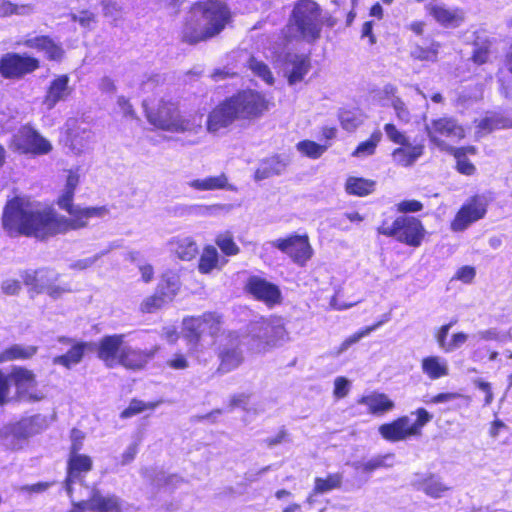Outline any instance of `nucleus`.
I'll list each match as a JSON object with an SVG mask.
<instances>
[{"instance_id":"4c0bfd02","label":"nucleus","mask_w":512,"mask_h":512,"mask_svg":"<svg viewBox=\"0 0 512 512\" xmlns=\"http://www.w3.org/2000/svg\"><path fill=\"white\" fill-rule=\"evenodd\" d=\"M170 244L175 256L182 261H191L199 253L197 243L190 237L174 239Z\"/></svg>"},{"instance_id":"f3484780","label":"nucleus","mask_w":512,"mask_h":512,"mask_svg":"<svg viewBox=\"0 0 512 512\" xmlns=\"http://www.w3.org/2000/svg\"><path fill=\"white\" fill-rule=\"evenodd\" d=\"M236 120H240V117L234 96L231 95L212 108L207 116L206 127L209 132L215 133L229 127Z\"/></svg>"},{"instance_id":"4d7b16f0","label":"nucleus","mask_w":512,"mask_h":512,"mask_svg":"<svg viewBox=\"0 0 512 512\" xmlns=\"http://www.w3.org/2000/svg\"><path fill=\"white\" fill-rule=\"evenodd\" d=\"M476 388H478L483 393L482 405L488 406L493 402L494 396L492 391V386L489 382L483 379H475L473 381Z\"/></svg>"},{"instance_id":"864d4df0","label":"nucleus","mask_w":512,"mask_h":512,"mask_svg":"<svg viewBox=\"0 0 512 512\" xmlns=\"http://www.w3.org/2000/svg\"><path fill=\"white\" fill-rule=\"evenodd\" d=\"M383 129L387 138L394 144L405 145L409 141L405 133L400 131L392 122L386 123Z\"/></svg>"},{"instance_id":"ddd939ff","label":"nucleus","mask_w":512,"mask_h":512,"mask_svg":"<svg viewBox=\"0 0 512 512\" xmlns=\"http://www.w3.org/2000/svg\"><path fill=\"white\" fill-rule=\"evenodd\" d=\"M10 384L15 387V399L19 402L35 403L44 399L43 393L37 389V376L33 370L25 366H14L10 373Z\"/></svg>"},{"instance_id":"bb28decb","label":"nucleus","mask_w":512,"mask_h":512,"mask_svg":"<svg viewBox=\"0 0 512 512\" xmlns=\"http://www.w3.org/2000/svg\"><path fill=\"white\" fill-rule=\"evenodd\" d=\"M414 486L433 499L441 498L451 490V487L445 484L442 479L434 473L419 476L415 480Z\"/></svg>"},{"instance_id":"0e129e2a","label":"nucleus","mask_w":512,"mask_h":512,"mask_svg":"<svg viewBox=\"0 0 512 512\" xmlns=\"http://www.w3.org/2000/svg\"><path fill=\"white\" fill-rule=\"evenodd\" d=\"M460 395L456 392H441L425 400L426 404H440L455 400Z\"/></svg>"},{"instance_id":"dca6fc26","label":"nucleus","mask_w":512,"mask_h":512,"mask_svg":"<svg viewBox=\"0 0 512 512\" xmlns=\"http://www.w3.org/2000/svg\"><path fill=\"white\" fill-rule=\"evenodd\" d=\"M15 149L26 155H45L52 151L51 143L31 126H23L15 136Z\"/></svg>"},{"instance_id":"7ed1b4c3","label":"nucleus","mask_w":512,"mask_h":512,"mask_svg":"<svg viewBox=\"0 0 512 512\" xmlns=\"http://www.w3.org/2000/svg\"><path fill=\"white\" fill-rule=\"evenodd\" d=\"M231 21V11L224 2L207 0L198 3L185 21L182 41L189 45L207 41L219 35Z\"/></svg>"},{"instance_id":"e2e57ef3","label":"nucleus","mask_w":512,"mask_h":512,"mask_svg":"<svg viewBox=\"0 0 512 512\" xmlns=\"http://www.w3.org/2000/svg\"><path fill=\"white\" fill-rule=\"evenodd\" d=\"M349 393V381L347 378L340 376L337 377L334 381V391L333 394L337 399H342L346 397Z\"/></svg>"},{"instance_id":"412c9836","label":"nucleus","mask_w":512,"mask_h":512,"mask_svg":"<svg viewBox=\"0 0 512 512\" xmlns=\"http://www.w3.org/2000/svg\"><path fill=\"white\" fill-rule=\"evenodd\" d=\"M58 341L63 344H69L70 348L66 353L53 357L52 363L54 365H60L66 369H71L82 362L86 351L89 348V343L85 341H74L67 336L59 337Z\"/></svg>"},{"instance_id":"09e8293b","label":"nucleus","mask_w":512,"mask_h":512,"mask_svg":"<svg viewBox=\"0 0 512 512\" xmlns=\"http://www.w3.org/2000/svg\"><path fill=\"white\" fill-rule=\"evenodd\" d=\"M249 68L256 76L260 77L267 84L272 85L274 83L273 74L265 62L252 57L249 60Z\"/></svg>"},{"instance_id":"39448f33","label":"nucleus","mask_w":512,"mask_h":512,"mask_svg":"<svg viewBox=\"0 0 512 512\" xmlns=\"http://www.w3.org/2000/svg\"><path fill=\"white\" fill-rule=\"evenodd\" d=\"M143 107L147 121L156 129L184 134L201 127L194 116L182 114L179 103L172 99L161 98L157 104L144 102Z\"/></svg>"},{"instance_id":"79ce46f5","label":"nucleus","mask_w":512,"mask_h":512,"mask_svg":"<svg viewBox=\"0 0 512 512\" xmlns=\"http://www.w3.org/2000/svg\"><path fill=\"white\" fill-rule=\"evenodd\" d=\"M382 140V133L379 129L374 130L368 139L360 142L351 153L352 157H367L375 154L377 146Z\"/></svg>"},{"instance_id":"4be33fe9","label":"nucleus","mask_w":512,"mask_h":512,"mask_svg":"<svg viewBox=\"0 0 512 512\" xmlns=\"http://www.w3.org/2000/svg\"><path fill=\"white\" fill-rule=\"evenodd\" d=\"M22 45L29 49L44 52L49 61L59 62L64 58L65 51L61 44L56 43L49 35H38L32 38H26Z\"/></svg>"},{"instance_id":"c85d7f7f","label":"nucleus","mask_w":512,"mask_h":512,"mask_svg":"<svg viewBox=\"0 0 512 512\" xmlns=\"http://www.w3.org/2000/svg\"><path fill=\"white\" fill-rule=\"evenodd\" d=\"M93 469V460L87 454H69L66 474L69 481H79Z\"/></svg>"},{"instance_id":"4468645a","label":"nucleus","mask_w":512,"mask_h":512,"mask_svg":"<svg viewBox=\"0 0 512 512\" xmlns=\"http://www.w3.org/2000/svg\"><path fill=\"white\" fill-rule=\"evenodd\" d=\"M271 246L286 254L294 263L302 267L313 256V248L307 234H289L272 241Z\"/></svg>"},{"instance_id":"a211bd4d","label":"nucleus","mask_w":512,"mask_h":512,"mask_svg":"<svg viewBox=\"0 0 512 512\" xmlns=\"http://www.w3.org/2000/svg\"><path fill=\"white\" fill-rule=\"evenodd\" d=\"M425 11L436 23L445 28H457L465 20L463 9L459 7L449 8L435 0L425 5Z\"/></svg>"},{"instance_id":"774afa93","label":"nucleus","mask_w":512,"mask_h":512,"mask_svg":"<svg viewBox=\"0 0 512 512\" xmlns=\"http://www.w3.org/2000/svg\"><path fill=\"white\" fill-rule=\"evenodd\" d=\"M1 289L6 295H17L21 290V284L16 279H9L2 283Z\"/></svg>"},{"instance_id":"8fccbe9b","label":"nucleus","mask_w":512,"mask_h":512,"mask_svg":"<svg viewBox=\"0 0 512 512\" xmlns=\"http://www.w3.org/2000/svg\"><path fill=\"white\" fill-rule=\"evenodd\" d=\"M381 323L382 322H377L371 326L363 327L356 331L355 333L348 336L347 338H345L339 346V352L347 350L351 345L357 343L360 339L369 335L372 331L378 328L381 325Z\"/></svg>"},{"instance_id":"49530a36","label":"nucleus","mask_w":512,"mask_h":512,"mask_svg":"<svg viewBox=\"0 0 512 512\" xmlns=\"http://www.w3.org/2000/svg\"><path fill=\"white\" fill-rule=\"evenodd\" d=\"M167 303L164 298L154 292L141 301L139 311L143 314H152L162 309Z\"/></svg>"},{"instance_id":"6ab92c4d","label":"nucleus","mask_w":512,"mask_h":512,"mask_svg":"<svg viewBox=\"0 0 512 512\" xmlns=\"http://www.w3.org/2000/svg\"><path fill=\"white\" fill-rule=\"evenodd\" d=\"M70 86V77L68 74H60L55 76L47 85L45 94L42 99L43 106L51 110L59 102L65 101L72 94Z\"/></svg>"},{"instance_id":"9d476101","label":"nucleus","mask_w":512,"mask_h":512,"mask_svg":"<svg viewBox=\"0 0 512 512\" xmlns=\"http://www.w3.org/2000/svg\"><path fill=\"white\" fill-rule=\"evenodd\" d=\"M426 135L430 144L441 151H446L449 145L445 139L453 138L457 141L466 138V129L459 121L452 116H441L434 118L425 127Z\"/></svg>"},{"instance_id":"bf43d9fd","label":"nucleus","mask_w":512,"mask_h":512,"mask_svg":"<svg viewBox=\"0 0 512 512\" xmlns=\"http://www.w3.org/2000/svg\"><path fill=\"white\" fill-rule=\"evenodd\" d=\"M490 48L487 45L477 46L471 55V60L476 65H483L488 62Z\"/></svg>"},{"instance_id":"58836bf2","label":"nucleus","mask_w":512,"mask_h":512,"mask_svg":"<svg viewBox=\"0 0 512 512\" xmlns=\"http://www.w3.org/2000/svg\"><path fill=\"white\" fill-rule=\"evenodd\" d=\"M222 266L219 253L213 245L204 246L198 260V271L201 274H210Z\"/></svg>"},{"instance_id":"37998d69","label":"nucleus","mask_w":512,"mask_h":512,"mask_svg":"<svg viewBox=\"0 0 512 512\" xmlns=\"http://www.w3.org/2000/svg\"><path fill=\"white\" fill-rule=\"evenodd\" d=\"M508 121L499 115H492L482 118L476 125L479 136L487 135L495 130L508 128Z\"/></svg>"},{"instance_id":"b1692460","label":"nucleus","mask_w":512,"mask_h":512,"mask_svg":"<svg viewBox=\"0 0 512 512\" xmlns=\"http://www.w3.org/2000/svg\"><path fill=\"white\" fill-rule=\"evenodd\" d=\"M356 403L366 406L367 413L373 416H383L395 408V402L387 394L378 391L358 397Z\"/></svg>"},{"instance_id":"7c9ffc66","label":"nucleus","mask_w":512,"mask_h":512,"mask_svg":"<svg viewBox=\"0 0 512 512\" xmlns=\"http://www.w3.org/2000/svg\"><path fill=\"white\" fill-rule=\"evenodd\" d=\"M424 153V145L416 144L412 145L407 141L405 145H399V147L393 149L391 156L393 161L402 167H410L415 161L422 156Z\"/></svg>"},{"instance_id":"c03bdc74","label":"nucleus","mask_w":512,"mask_h":512,"mask_svg":"<svg viewBox=\"0 0 512 512\" xmlns=\"http://www.w3.org/2000/svg\"><path fill=\"white\" fill-rule=\"evenodd\" d=\"M160 403V400L145 402L138 398H132L129 405L121 411L119 416L121 419H128L147 410H154L160 405Z\"/></svg>"},{"instance_id":"338daca9","label":"nucleus","mask_w":512,"mask_h":512,"mask_svg":"<svg viewBox=\"0 0 512 512\" xmlns=\"http://www.w3.org/2000/svg\"><path fill=\"white\" fill-rule=\"evenodd\" d=\"M385 466V456H379L362 464V470L366 473L374 472Z\"/></svg>"},{"instance_id":"f8f14e48","label":"nucleus","mask_w":512,"mask_h":512,"mask_svg":"<svg viewBox=\"0 0 512 512\" xmlns=\"http://www.w3.org/2000/svg\"><path fill=\"white\" fill-rule=\"evenodd\" d=\"M488 210V201L484 195L470 196L457 210L450 221V229L455 233L467 230L472 224L483 219Z\"/></svg>"},{"instance_id":"de8ad7c7","label":"nucleus","mask_w":512,"mask_h":512,"mask_svg":"<svg viewBox=\"0 0 512 512\" xmlns=\"http://www.w3.org/2000/svg\"><path fill=\"white\" fill-rule=\"evenodd\" d=\"M215 244L226 256H235L240 252V248L235 243L233 236L229 233L217 235Z\"/></svg>"},{"instance_id":"c756f323","label":"nucleus","mask_w":512,"mask_h":512,"mask_svg":"<svg viewBox=\"0 0 512 512\" xmlns=\"http://www.w3.org/2000/svg\"><path fill=\"white\" fill-rule=\"evenodd\" d=\"M219 364L217 373L226 374L237 369L243 363L242 351L238 346L224 347L217 353Z\"/></svg>"},{"instance_id":"69168bd1","label":"nucleus","mask_w":512,"mask_h":512,"mask_svg":"<svg viewBox=\"0 0 512 512\" xmlns=\"http://www.w3.org/2000/svg\"><path fill=\"white\" fill-rule=\"evenodd\" d=\"M475 276V268L472 266L465 265L457 270L455 278L464 283H471Z\"/></svg>"},{"instance_id":"2eb2a0df","label":"nucleus","mask_w":512,"mask_h":512,"mask_svg":"<svg viewBox=\"0 0 512 512\" xmlns=\"http://www.w3.org/2000/svg\"><path fill=\"white\" fill-rule=\"evenodd\" d=\"M244 290L253 299L264 303L270 308L282 302V292L279 286L257 275L248 277Z\"/></svg>"},{"instance_id":"72a5a7b5","label":"nucleus","mask_w":512,"mask_h":512,"mask_svg":"<svg viewBox=\"0 0 512 512\" xmlns=\"http://www.w3.org/2000/svg\"><path fill=\"white\" fill-rule=\"evenodd\" d=\"M421 370L430 380H437L449 375V367L446 360L438 355L423 357L421 360Z\"/></svg>"},{"instance_id":"052dcab7","label":"nucleus","mask_w":512,"mask_h":512,"mask_svg":"<svg viewBox=\"0 0 512 512\" xmlns=\"http://www.w3.org/2000/svg\"><path fill=\"white\" fill-rule=\"evenodd\" d=\"M166 366L173 370H185L189 367V361L183 353H175L166 361Z\"/></svg>"},{"instance_id":"0eeeda50","label":"nucleus","mask_w":512,"mask_h":512,"mask_svg":"<svg viewBox=\"0 0 512 512\" xmlns=\"http://www.w3.org/2000/svg\"><path fill=\"white\" fill-rule=\"evenodd\" d=\"M416 417L411 421L409 416L401 415L378 427L382 439L390 443L406 441L422 436L423 428L432 420L433 416L425 408L419 407L411 412Z\"/></svg>"},{"instance_id":"473e14b6","label":"nucleus","mask_w":512,"mask_h":512,"mask_svg":"<svg viewBox=\"0 0 512 512\" xmlns=\"http://www.w3.org/2000/svg\"><path fill=\"white\" fill-rule=\"evenodd\" d=\"M376 181L359 176H348L344 183L346 194L356 197H366L376 190Z\"/></svg>"},{"instance_id":"a18cd8bd","label":"nucleus","mask_w":512,"mask_h":512,"mask_svg":"<svg viewBox=\"0 0 512 512\" xmlns=\"http://www.w3.org/2000/svg\"><path fill=\"white\" fill-rule=\"evenodd\" d=\"M330 144H318L312 140H302L297 143V150L300 151L303 155L311 159L320 158L323 153L328 149Z\"/></svg>"},{"instance_id":"423d86ee","label":"nucleus","mask_w":512,"mask_h":512,"mask_svg":"<svg viewBox=\"0 0 512 512\" xmlns=\"http://www.w3.org/2000/svg\"><path fill=\"white\" fill-rule=\"evenodd\" d=\"M376 233L413 249L422 246L427 236L423 222L411 215H383Z\"/></svg>"},{"instance_id":"e433bc0d","label":"nucleus","mask_w":512,"mask_h":512,"mask_svg":"<svg viewBox=\"0 0 512 512\" xmlns=\"http://www.w3.org/2000/svg\"><path fill=\"white\" fill-rule=\"evenodd\" d=\"M343 483V476L341 473H329L326 477H316L314 479V486L312 493L306 498V501L310 504L314 502L312 499L313 495L324 494L332 490L341 488Z\"/></svg>"},{"instance_id":"6e6d98bb","label":"nucleus","mask_w":512,"mask_h":512,"mask_svg":"<svg viewBox=\"0 0 512 512\" xmlns=\"http://www.w3.org/2000/svg\"><path fill=\"white\" fill-rule=\"evenodd\" d=\"M26 5H18L9 0H0V17L21 15L26 11Z\"/></svg>"},{"instance_id":"f257e3e1","label":"nucleus","mask_w":512,"mask_h":512,"mask_svg":"<svg viewBox=\"0 0 512 512\" xmlns=\"http://www.w3.org/2000/svg\"><path fill=\"white\" fill-rule=\"evenodd\" d=\"M80 176L69 170L63 192L57 198L58 207L66 211L70 218L59 216L52 208L35 209L23 196H14L4 205L1 224L10 237H34L46 240L48 237L80 230L88 226L91 218H100L109 212L107 206L79 207L74 205L75 191Z\"/></svg>"},{"instance_id":"680f3d73","label":"nucleus","mask_w":512,"mask_h":512,"mask_svg":"<svg viewBox=\"0 0 512 512\" xmlns=\"http://www.w3.org/2000/svg\"><path fill=\"white\" fill-rule=\"evenodd\" d=\"M392 107L394 108L396 116L399 120H401L405 123H407L409 121V119H410L409 109L401 98L396 97L395 99H393Z\"/></svg>"},{"instance_id":"a19ab883","label":"nucleus","mask_w":512,"mask_h":512,"mask_svg":"<svg viewBox=\"0 0 512 512\" xmlns=\"http://www.w3.org/2000/svg\"><path fill=\"white\" fill-rule=\"evenodd\" d=\"M189 186L197 191L222 190L228 187V178L224 173L208 176L204 179H194Z\"/></svg>"},{"instance_id":"13d9d810","label":"nucleus","mask_w":512,"mask_h":512,"mask_svg":"<svg viewBox=\"0 0 512 512\" xmlns=\"http://www.w3.org/2000/svg\"><path fill=\"white\" fill-rule=\"evenodd\" d=\"M71 445L69 448V454L80 453L83 448V442L85 439V433L77 428H73L70 431Z\"/></svg>"},{"instance_id":"3c124183","label":"nucleus","mask_w":512,"mask_h":512,"mask_svg":"<svg viewBox=\"0 0 512 512\" xmlns=\"http://www.w3.org/2000/svg\"><path fill=\"white\" fill-rule=\"evenodd\" d=\"M40 272H45L44 270H24L21 272L20 276L22 282L25 286L29 287V289L37 294H41L43 288H46L43 285L38 284L40 276Z\"/></svg>"},{"instance_id":"2f4dec72","label":"nucleus","mask_w":512,"mask_h":512,"mask_svg":"<svg viewBox=\"0 0 512 512\" xmlns=\"http://www.w3.org/2000/svg\"><path fill=\"white\" fill-rule=\"evenodd\" d=\"M287 162L280 155H272L264 158L255 170L254 178L261 181L276 175H280L286 168Z\"/></svg>"},{"instance_id":"603ef678","label":"nucleus","mask_w":512,"mask_h":512,"mask_svg":"<svg viewBox=\"0 0 512 512\" xmlns=\"http://www.w3.org/2000/svg\"><path fill=\"white\" fill-rule=\"evenodd\" d=\"M13 397L10 392V376L0 369V408L11 403Z\"/></svg>"},{"instance_id":"5701e85b","label":"nucleus","mask_w":512,"mask_h":512,"mask_svg":"<svg viewBox=\"0 0 512 512\" xmlns=\"http://www.w3.org/2000/svg\"><path fill=\"white\" fill-rule=\"evenodd\" d=\"M455 160L454 169L461 175L474 176L477 172L475 164L469 159V156L478 154V148L474 145L447 147L445 151Z\"/></svg>"},{"instance_id":"1a4fd4ad","label":"nucleus","mask_w":512,"mask_h":512,"mask_svg":"<svg viewBox=\"0 0 512 512\" xmlns=\"http://www.w3.org/2000/svg\"><path fill=\"white\" fill-rule=\"evenodd\" d=\"M40 68V59L25 52H7L0 56V76L5 80H22Z\"/></svg>"},{"instance_id":"f704fd0d","label":"nucleus","mask_w":512,"mask_h":512,"mask_svg":"<svg viewBox=\"0 0 512 512\" xmlns=\"http://www.w3.org/2000/svg\"><path fill=\"white\" fill-rule=\"evenodd\" d=\"M38 270H44L45 272H40L39 282L38 284L43 285L49 288H43L42 293H46L52 298H58L62 294L70 292V289L66 285H60L57 283L60 275L54 273V271L47 267L39 268Z\"/></svg>"},{"instance_id":"6e6552de","label":"nucleus","mask_w":512,"mask_h":512,"mask_svg":"<svg viewBox=\"0 0 512 512\" xmlns=\"http://www.w3.org/2000/svg\"><path fill=\"white\" fill-rule=\"evenodd\" d=\"M223 317L212 311H207L198 316L184 318L182 334L184 340L193 347H198L202 336L207 334L216 337L221 331Z\"/></svg>"},{"instance_id":"9b49d317","label":"nucleus","mask_w":512,"mask_h":512,"mask_svg":"<svg viewBox=\"0 0 512 512\" xmlns=\"http://www.w3.org/2000/svg\"><path fill=\"white\" fill-rule=\"evenodd\" d=\"M241 121L254 122L265 116L273 103L267 96L254 89H243L233 94Z\"/></svg>"},{"instance_id":"f03ea898","label":"nucleus","mask_w":512,"mask_h":512,"mask_svg":"<svg viewBox=\"0 0 512 512\" xmlns=\"http://www.w3.org/2000/svg\"><path fill=\"white\" fill-rule=\"evenodd\" d=\"M323 10L315 0L294 2L286 25L280 30L279 45L287 48L298 42L314 44L322 37Z\"/></svg>"},{"instance_id":"20e7f679","label":"nucleus","mask_w":512,"mask_h":512,"mask_svg":"<svg viewBox=\"0 0 512 512\" xmlns=\"http://www.w3.org/2000/svg\"><path fill=\"white\" fill-rule=\"evenodd\" d=\"M155 353L156 349L130 346L123 333L104 335L96 347L98 359L110 369L122 366L130 371L142 370L153 359Z\"/></svg>"},{"instance_id":"aec40b11","label":"nucleus","mask_w":512,"mask_h":512,"mask_svg":"<svg viewBox=\"0 0 512 512\" xmlns=\"http://www.w3.org/2000/svg\"><path fill=\"white\" fill-rule=\"evenodd\" d=\"M283 62L289 85L303 81L311 69V59L307 54L287 53Z\"/></svg>"},{"instance_id":"c9c22d12","label":"nucleus","mask_w":512,"mask_h":512,"mask_svg":"<svg viewBox=\"0 0 512 512\" xmlns=\"http://www.w3.org/2000/svg\"><path fill=\"white\" fill-rule=\"evenodd\" d=\"M38 346L13 344L0 351V364L18 360L32 359L38 353Z\"/></svg>"},{"instance_id":"a878e982","label":"nucleus","mask_w":512,"mask_h":512,"mask_svg":"<svg viewBox=\"0 0 512 512\" xmlns=\"http://www.w3.org/2000/svg\"><path fill=\"white\" fill-rule=\"evenodd\" d=\"M87 502V509L92 512H123L122 501L116 495H103L94 489Z\"/></svg>"},{"instance_id":"ea45409f","label":"nucleus","mask_w":512,"mask_h":512,"mask_svg":"<svg viewBox=\"0 0 512 512\" xmlns=\"http://www.w3.org/2000/svg\"><path fill=\"white\" fill-rule=\"evenodd\" d=\"M179 289L180 282L177 276L163 274L154 292L164 298L166 302H170L177 295Z\"/></svg>"},{"instance_id":"cd10ccee","label":"nucleus","mask_w":512,"mask_h":512,"mask_svg":"<svg viewBox=\"0 0 512 512\" xmlns=\"http://www.w3.org/2000/svg\"><path fill=\"white\" fill-rule=\"evenodd\" d=\"M441 43L433 38H425L422 44L414 43L409 51V57L416 62L434 63L439 58Z\"/></svg>"},{"instance_id":"5fc2aeb1","label":"nucleus","mask_w":512,"mask_h":512,"mask_svg":"<svg viewBox=\"0 0 512 512\" xmlns=\"http://www.w3.org/2000/svg\"><path fill=\"white\" fill-rule=\"evenodd\" d=\"M423 209V203L416 199H405L396 204L397 212L400 215H408V213H417Z\"/></svg>"},{"instance_id":"393cba45","label":"nucleus","mask_w":512,"mask_h":512,"mask_svg":"<svg viewBox=\"0 0 512 512\" xmlns=\"http://www.w3.org/2000/svg\"><path fill=\"white\" fill-rule=\"evenodd\" d=\"M457 323L456 319H452L450 322L443 324L434 332V338L437 342L438 347L445 353H450L462 345L468 340V335L465 332H456L451 336L450 340H447L449 330Z\"/></svg>"}]
</instances>
